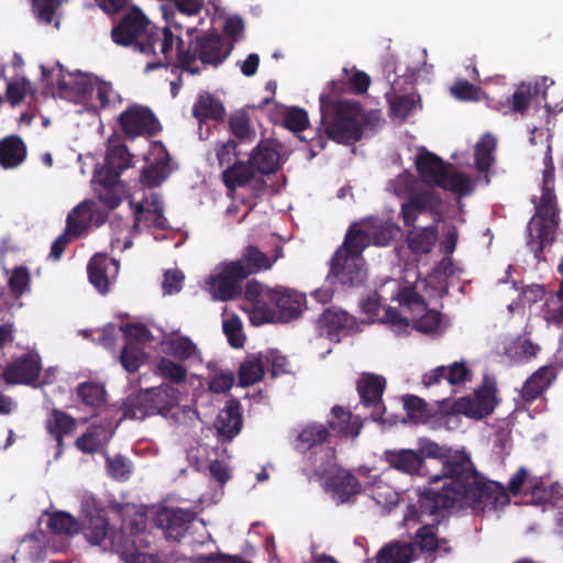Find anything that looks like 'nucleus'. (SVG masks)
I'll return each mask as SVG.
<instances>
[{
  "label": "nucleus",
  "mask_w": 563,
  "mask_h": 563,
  "mask_svg": "<svg viewBox=\"0 0 563 563\" xmlns=\"http://www.w3.org/2000/svg\"><path fill=\"white\" fill-rule=\"evenodd\" d=\"M266 299L268 298L262 297L250 303V320L255 325L273 322L276 318L275 311L269 307Z\"/></svg>",
  "instance_id": "nucleus-51"
},
{
  "label": "nucleus",
  "mask_w": 563,
  "mask_h": 563,
  "mask_svg": "<svg viewBox=\"0 0 563 563\" xmlns=\"http://www.w3.org/2000/svg\"><path fill=\"white\" fill-rule=\"evenodd\" d=\"M106 389L103 385L95 382H85L78 385L77 396L86 405L99 408L106 404Z\"/></svg>",
  "instance_id": "nucleus-45"
},
{
  "label": "nucleus",
  "mask_w": 563,
  "mask_h": 563,
  "mask_svg": "<svg viewBox=\"0 0 563 563\" xmlns=\"http://www.w3.org/2000/svg\"><path fill=\"white\" fill-rule=\"evenodd\" d=\"M26 157V146L18 135H9L0 141V165L4 168H15Z\"/></svg>",
  "instance_id": "nucleus-33"
},
{
  "label": "nucleus",
  "mask_w": 563,
  "mask_h": 563,
  "mask_svg": "<svg viewBox=\"0 0 563 563\" xmlns=\"http://www.w3.org/2000/svg\"><path fill=\"white\" fill-rule=\"evenodd\" d=\"M508 492L512 496L519 494L531 496V500L536 504L555 503L554 486L547 487L541 477L530 476L526 467L521 466L510 477L508 483Z\"/></svg>",
  "instance_id": "nucleus-15"
},
{
  "label": "nucleus",
  "mask_w": 563,
  "mask_h": 563,
  "mask_svg": "<svg viewBox=\"0 0 563 563\" xmlns=\"http://www.w3.org/2000/svg\"><path fill=\"white\" fill-rule=\"evenodd\" d=\"M554 166L550 159L543 169L542 195L538 207L539 219L533 218L529 227L528 247L536 260L542 261L547 246L555 240L556 214L554 209Z\"/></svg>",
  "instance_id": "nucleus-5"
},
{
  "label": "nucleus",
  "mask_w": 563,
  "mask_h": 563,
  "mask_svg": "<svg viewBox=\"0 0 563 563\" xmlns=\"http://www.w3.org/2000/svg\"><path fill=\"white\" fill-rule=\"evenodd\" d=\"M214 155L217 158V162L219 166H230L235 161H240L238 158L239 152H238V143L234 140H228L225 142H218L214 145Z\"/></svg>",
  "instance_id": "nucleus-57"
},
{
  "label": "nucleus",
  "mask_w": 563,
  "mask_h": 563,
  "mask_svg": "<svg viewBox=\"0 0 563 563\" xmlns=\"http://www.w3.org/2000/svg\"><path fill=\"white\" fill-rule=\"evenodd\" d=\"M31 282L30 272L25 266L15 267L9 278V288L16 298L29 290Z\"/></svg>",
  "instance_id": "nucleus-58"
},
{
  "label": "nucleus",
  "mask_w": 563,
  "mask_h": 563,
  "mask_svg": "<svg viewBox=\"0 0 563 563\" xmlns=\"http://www.w3.org/2000/svg\"><path fill=\"white\" fill-rule=\"evenodd\" d=\"M367 279V268L364 258H353L334 252L330 260L327 280L333 286L342 288H358Z\"/></svg>",
  "instance_id": "nucleus-8"
},
{
  "label": "nucleus",
  "mask_w": 563,
  "mask_h": 563,
  "mask_svg": "<svg viewBox=\"0 0 563 563\" xmlns=\"http://www.w3.org/2000/svg\"><path fill=\"white\" fill-rule=\"evenodd\" d=\"M131 159L132 156L123 144L110 147L106 156V163L120 173L130 167Z\"/></svg>",
  "instance_id": "nucleus-55"
},
{
  "label": "nucleus",
  "mask_w": 563,
  "mask_h": 563,
  "mask_svg": "<svg viewBox=\"0 0 563 563\" xmlns=\"http://www.w3.org/2000/svg\"><path fill=\"white\" fill-rule=\"evenodd\" d=\"M415 542L422 552L435 553L442 544H446L445 539L438 538V523L420 527L415 537Z\"/></svg>",
  "instance_id": "nucleus-43"
},
{
  "label": "nucleus",
  "mask_w": 563,
  "mask_h": 563,
  "mask_svg": "<svg viewBox=\"0 0 563 563\" xmlns=\"http://www.w3.org/2000/svg\"><path fill=\"white\" fill-rule=\"evenodd\" d=\"M324 488L331 494L333 499L340 504H344L361 494L362 484L351 472L340 470L325 479Z\"/></svg>",
  "instance_id": "nucleus-23"
},
{
  "label": "nucleus",
  "mask_w": 563,
  "mask_h": 563,
  "mask_svg": "<svg viewBox=\"0 0 563 563\" xmlns=\"http://www.w3.org/2000/svg\"><path fill=\"white\" fill-rule=\"evenodd\" d=\"M482 89L467 80H456L451 87V93L461 101H478Z\"/></svg>",
  "instance_id": "nucleus-61"
},
{
  "label": "nucleus",
  "mask_w": 563,
  "mask_h": 563,
  "mask_svg": "<svg viewBox=\"0 0 563 563\" xmlns=\"http://www.w3.org/2000/svg\"><path fill=\"white\" fill-rule=\"evenodd\" d=\"M40 373V361L31 354H24L8 364L0 376L7 384L29 385L37 380Z\"/></svg>",
  "instance_id": "nucleus-20"
},
{
  "label": "nucleus",
  "mask_w": 563,
  "mask_h": 563,
  "mask_svg": "<svg viewBox=\"0 0 563 563\" xmlns=\"http://www.w3.org/2000/svg\"><path fill=\"white\" fill-rule=\"evenodd\" d=\"M416 168L422 181L441 189L465 195L471 191L470 178L454 172L450 163L432 152L426 151L417 157Z\"/></svg>",
  "instance_id": "nucleus-6"
},
{
  "label": "nucleus",
  "mask_w": 563,
  "mask_h": 563,
  "mask_svg": "<svg viewBox=\"0 0 563 563\" xmlns=\"http://www.w3.org/2000/svg\"><path fill=\"white\" fill-rule=\"evenodd\" d=\"M178 394V389L168 384L142 389L126 399L124 416L144 420L150 416L165 415L177 406Z\"/></svg>",
  "instance_id": "nucleus-7"
},
{
  "label": "nucleus",
  "mask_w": 563,
  "mask_h": 563,
  "mask_svg": "<svg viewBox=\"0 0 563 563\" xmlns=\"http://www.w3.org/2000/svg\"><path fill=\"white\" fill-rule=\"evenodd\" d=\"M119 269L117 260L106 254H95L87 265L88 279L100 294L106 295L110 289V280L118 275Z\"/></svg>",
  "instance_id": "nucleus-18"
},
{
  "label": "nucleus",
  "mask_w": 563,
  "mask_h": 563,
  "mask_svg": "<svg viewBox=\"0 0 563 563\" xmlns=\"http://www.w3.org/2000/svg\"><path fill=\"white\" fill-rule=\"evenodd\" d=\"M418 452L440 477L437 485L426 487L419 494L418 503L423 512L435 515L457 503L484 508L508 499L499 483L484 481L464 450L452 451L434 441H426Z\"/></svg>",
  "instance_id": "nucleus-1"
},
{
  "label": "nucleus",
  "mask_w": 563,
  "mask_h": 563,
  "mask_svg": "<svg viewBox=\"0 0 563 563\" xmlns=\"http://www.w3.org/2000/svg\"><path fill=\"white\" fill-rule=\"evenodd\" d=\"M146 354L143 347L133 341H126L121 354L120 363L129 372L135 373L144 364Z\"/></svg>",
  "instance_id": "nucleus-46"
},
{
  "label": "nucleus",
  "mask_w": 563,
  "mask_h": 563,
  "mask_svg": "<svg viewBox=\"0 0 563 563\" xmlns=\"http://www.w3.org/2000/svg\"><path fill=\"white\" fill-rule=\"evenodd\" d=\"M262 356L263 360H265V368L268 367L272 377H277L290 372L287 357L277 350L262 352Z\"/></svg>",
  "instance_id": "nucleus-54"
},
{
  "label": "nucleus",
  "mask_w": 563,
  "mask_h": 563,
  "mask_svg": "<svg viewBox=\"0 0 563 563\" xmlns=\"http://www.w3.org/2000/svg\"><path fill=\"white\" fill-rule=\"evenodd\" d=\"M555 378L554 369L551 366H542L537 369L523 384L521 398L531 402L539 398Z\"/></svg>",
  "instance_id": "nucleus-29"
},
{
  "label": "nucleus",
  "mask_w": 563,
  "mask_h": 563,
  "mask_svg": "<svg viewBox=\"0 0 563 563\" xmlns=\"http://www.w3.org/2000/svg\"><path fill=\"white\" fill-rule=\"evenodd\" d=\"M229 130L240 141H251L255 136V131L250 124L247 113L239 111L229 117Z\"/></svg>",
  "instance_id": "nucleus-47"
},
{
  "label": "nucleus",
  "mask_w": 563,
  "mask_h": 563,
  "mask_svg": "<svg viewBox=\"0 0 563 563\" xmlns=\"http://www.w3.org/2000/svg\"><path fill=\"white\" fill-rule=\"evenodd\" d=\"M112 41L120 46H133L145 55H162L157 60L148 62L146 71L166 68L173 60L175 35L169 27H158L151 23L137 7H132L123 14L111 31Z\"/></svg>",
  "instance_id": "nucleus-3"
},
{
  "label": "nucleus",
  "mask_w": 563,
  "mask_h": 563,
  "mask_svg": "<svg viewBox=\"0 0 563 563\" xmlns=\"http://www.w3.org/2000/svg\"><path fill=\"white\" fill-rule=\"evenodd\" d=\"M284 123L289 131L301 133L310 125L308 112L298 107H290L285 111Z\"/></svg>",
  "instance_id": "nucleus-52"
},
{
  "label": "nucleus",
  "mask_w": 563,
  "mask_h": 563,
  "mask_svg": "<svg viewBox=\"0 0 563 563\" xmlns=\"http://www.w3.org/2000/svg\"><path fill=\"white\" fill-rule=\"evenodd\" d=\"M255 177V170L250 162L235 161L221 174V179L229 191L246 187Z\"/></svg>",
  "instance_id": "nucleus-31"
},
{
  "label": "nucleus",
  "mask_w": 563,
  "mask_h": 563,
  "mask_svg": "<svg viewBox=\"0 0 563 563\" xmlns=\"http://www.w3.org/2000/svg\"><path fill=\"white\" fill-rule=\"evenodd\" d=\"M364 321H358L354 316L336 307L324 309L317 319V329L321 335L330 341L339 343L342 338L356 334L362 331Z\"/></svg>",
  "instance_id": "nucleus-10"
},
{
  "label": "nucleus",
  "mask_w": 563,
  "mask_h": 563,
  "mask_svg": "<svg viewBox=\"0 0 563 563\" xmlns=\"http://www.w3.org/2000/svg\"><path fill=\"white\" fill-rule=\"evenodd\" d=\"M30 91L31 82L25 77H22L20 80L8 81L5 95L12 106H18Z\"/></svg>",
  "instance_id": "nucleus-62"
},
{
  "label": "nucleus",
  "mask_w": 563,
  "mask_h": 563,
  "mask_svg": "<svg viewBox=\"0 0 563 563\" xmlns=\"http://www.w3.org/2000/svg\"><path fill=\"white\" fill-rule=\"evenodd\" d=\"M328 424L335 434L352 438L357 437L362 428L357 417H353L351 411L341 406H334L331 409V418L328 420Z\"/></svg>",
  "instance_id": "nucleus-32"
},
{
  "label": "nucleus",
  "mask_w": 563,
  "mask_h": 563,
  "mask_svg": "<svg viewBox=\"0 0 563 563\" xmlns=\"http://www.w3.org/2000/svg\"><path fill=\"white\" fill-rule=\"evenodd\" d=\"M404 408L407 412V416L415 422H426L430 417L428 405L424 399L415 396V395H406L402 398Z\"/></svg>",
  "instance_id": "nucleus-50"
},
{
  "label": "nucleus",
  "mask_w": 563,
  "mask_h": 563,
  "mask_svg": "<svg viewBox=\"0 0 563 563\" xmlns=\"http://www.w3.org/2000/svg\"><path fill=\"white\" fill-rule=\"evenodd\" d=\"M268 299L277 309V319L282 322L297 319L301 314L306 301L303 294L283 286L273 288L268 292Z\"/></svg>",
  "instance_id": "nucleus-17"
},
{
  "label": "nucleus",
  "mask_w": 563,
  "mask_h": 563,
  "mask_svg": "<svg viewBox=\"0 0 563 563\" xmlns=\"http://www.w3.org/2000/svg\"><path fill=\"white\" fill-rule=\"evenodd\" d=\"M495 395L490 389L477 390L474 397H462L454 402L453 409L456 413L470 418L482 419L493 412L495 408Z\"/></svg>",
  "instance_id": "nucleus-25"
},
{
  "label": "nucleus",
  "mask_w": 563,
  "mask_h": 563,
  "mask_svg": "<svg viewBox=\"0 0 563 563\" xmlns=\"http://www.w3.org/2000/svg\"><path fill=\"white\" fill-rule=\"evenodd\" d=\"M167 352L175 358L186 361L197 353V345L188 336H178L168 341Z\"/></svg>",
  "instance_id": "nucleus-53"
},
{
  "label": "nucleus",
  "mask_w": 563,
  "mask_h": 563,
  "mask_svg": "<svg viewBox=\"0 0 563 563\" xmlns=\"http://www.w3.org/2000/svg\"><path fill=\"white\" fill-rule=\"evenodd\" d=\"M330 435L329 429L320 423L306 426L297 435L295 449L305 453L317 445L324 443Z\"/></svg>",
  "instance_id": "nucleus-38"
},
{
  "label": "nucleus",
  "mask_w": 563,
  "mask_h": 563,
  "mask_svg": "<svg viewBox=\"0 0 563 563\" xmlns=\"http://www.w3.org/2000/svg\"><path fill=\"white\" fill-rule=\"evenodd\" d=\"M224 115V106L218 98L207 91L198 95L192 107V117L197 119L200 126L207 120L222 122Z\"/></svg>",
  "instance_id": "nucleus-28"
},
{
  "label": "nucleus",
  "mask_w": 563,
  "mask_h": 563,
  "mask_svg": "<svg viewBox=\"0 0 563 563\" xmlns=\"http://www.w3.org/2000/svg\"><path fill=\"white\" fill-rule=\"evenodd\" d=\"M415 555L412 543L394 541L384 545L376 554L377 563H410Z\"/></svg>",
  "instance_id": "nucleus-37"
},
{
  "label": "nucleus",
  "mask_w": 563,
  "mask_h": 563,
  "mask_svg": "<svg viewBox=\"0 0 563 563\" xmlns=\"http://www.w3.org/2000/svg\"><path fill=\"white\" fill-rule=\"evenodd\" d=\"M442 200L433 190L410 191L400 206V218L405 227H413L420 214L430 213L440 220Z\"/></svg>",
  "instance_id": "nucleus-11"
},
{
  "label": "nucleus",
  "mask_w": 563,
  "mask_h": 563,
  "mask_svg": "<svg viewBox=\"0 0 563 563\" xmlns=\"http://www.w3.org/2000/svg\"><path fill=\"white\" fill-rule=\"evenodd\" d=\"M250 164L263 175L274 174L280 166V155L272 145L260 143L251 153Z\"/></svg>",
  "instance_id": "nucleus-30"
},
{
  "label": "nucleus",
  "mask_w": 563,
  "mask_h": 563,
  "mask_svg": "<svg viewBox=\"0 0 563 563\" xmlns=\"http://www.w3.org/2000/svg\"><path fill=\"white\" fill-rule=\"evenodd\" d=\"M175 62L168 65L172 73L180 69L190 75H199L203 68H218L230 56L233 43L217 32H187V38L175 36Z\"/></svg>",
  "instance_id": "nucleus-4"
},
{
  "label": "nucleus",
  "mask_w": 563,
  "mask_h": 563,
  "mask_svg": "<svg viewBox=\"0 0 563 563\" xmlns=\"http://www.w3.org/2000/svg\"><path fill=\"white\" fill-rule=\"evenodd\" d=\"M169 175V156L162 153L153 163L143 167L141 183L150 188L158 187Z\"/></svg>",
  "instance_id": "nucleus-39"
},
{
  "label": "nucleus",
  "mask_w": 563,
  "mask_h": 563,
  "mask_svg": "<svg viewBox=\"0 0 563 563\" xmlns=\"http://www.w3.org/2000/svg\"><path fill=\"white\" fill-rule=\"evenodd\" d=\"M48 529L55 534L75 536L80 531V523L66 511H55L47 523Z\"/></svg>",
  "instance_id": "nucleus-44"
},
{
  "label": "nucleus",
  "mask_w": 563,
  "mask_h": 563,
  "mask_svg": "<svg viewBox=\"0 0 563 563\" xmlns=\"http://www.w3.org/2000/svg\"><path fill=\"white\" fill-rule=\"evenodd\" d=\"M497 147V140L490 133L482 135L475 145V167L478 173H487L495 162L494 152Z\"/></svg>",
  "instance_id": "nucleus-40"
},
{
  "label": "nucleus",
  "mask_w": 563,
  "mask_h": 563,
  "mask_svg": "<svg viewBox=\"0 0 563 563\" xmlns=\"http://www.w3.org/2000/svg\"><path fill=\"white\" fill-rule=\"evenodd\" d=\"M243 417L241 402L236 398L227 401L214 421L217 435L221 442H231L242 430Z\"/></svg>",
  "instance_id": "nucleus-19"
},
{
  "label": "nucleus",
  "mask_w": 563,
  "mask_h": 563,
  "mask_svg": "<svg viewBox=\"0 0 563 563\" xmlns=\"http://www.w3.org/2000/svg\"><path fill=\"white\" fill-rule=\"evenodd\" d=\"M106 466L109 476L115 481H128L132 473L130 461L122 454H117L113 457L106 454Z\"/></svg>",
  "instance_id": "nucleus-48"
},
{
  "label": "nucleus",
  "mask_w": 563,
  "mask_h": 563,
  "mask_svg": "<svg viewBox=\"0 0 563 563\" xmlns=\"http://www.w3.org/2000/svg\"><path fill=\"white\" fill-rule=\"evenodd\" d=\"M532 99L531 87L528 85H520L508 100L510 110L520 114H525L530 107Z\"/></svg>",
  "instance_id": "nucleus-60"
},
{
  "label": "nucleus",
  "mask_w": 563,
  "mask_h": 563,
  "mask_svg": "<svg viewBox=\"0 0 563 563\" xmlns=\"http://www.w3.org/2000/svg\"><path fill=\"white\" fill-rule=\"evenodd\" d=\"M390 112L402 120L407 119L408 115L416 108V99L412 95H398L388 99Z\"/></svg>",
  "instance_id": "nucleus-59"
},
{
  "label": "nucleus",
  "mask_w": 563,
  "mask_h": 563,
  "mask_svg": "<svg viewBox=\"0 0 563 563\" xmlns=\"http://www.w3.org/2000/svg\"><path fill=\"white\" fill-rule=\"evenodd\" d=\"M319 103L321 118L314 135L310 139L298 135L299 140L307 144L310 158L325 148L328 140L344 145L361 141L364 129L374 126L378 121L376 113L364 112L357 101L332 100L329 95L321 93Z\"/></svg>",
  "instance_id": "nucleus-2"
},
{
  "label": "nucleus",
  "mask_w": 563,
  "mask_h": 563,
  "mask_svg": "<svg viewBox=\"0 0 563 563\" xmlns=\"http://www.w3.org/2000/svg\"><path fill=\"white\" fill-rule=\"evenodd\" d=\"M114 434L111 423H91L86 431L76 439L75 448L84 454L101 453L106 450Z\"/></svg>",
  "instance_id": "nucleus-22"
},
{
  "label": "nucleus",
  "mask_w": 563,
  "mask_h": 563,
  "mask_svg": "<svg viewBox=\"0 0 563 563\" xmlns=\"http://www.w3.org/2000/svg\"><path fill=\"white\" fill-rule=\"evenodd\" d=\"M92 221L91 203L87 200L77 205L67 216L65 231L73 238L81 236Z\"/></svg>",
  "instance_id": "nucleus-36"
},
{
  "label": "nucleus",
  "mask_w": 563,
  "mask_h": 563,
  "mask_svg": "<svg viewBox=\"0 0 563 563\" xmlns=\"http://www.w3.org/2000/svg\"><path fill=\"white\" fill-rule=\"evenodd\" d=\"M329 85L332 92L350 91L362 95L367 91L371 85V77L362 70H356L346 81L331 80Z\"/></svg>",
  "instance_id": "nucleus-42"
},
{
  "label": "nucleus",
  "mask_w": 563,
  "mask_h": 563,
  "mask_svg": "<svg viewBox=\"0 0 563 563\" xmlns=\"http://www.w3.org/2000/svg\"><path fill=\"white\" fill-rule=\"evenodd\" d=\"M36 18L49 24L53 21L55 11L60 4L59 0H31Z\"/></svg>",
  "instance_id": "nucleus-63"
},
{
  "label": "nucleus",
  "mask_w": 563,
  "mask_h": 563,
  "mask_svg": "<svg viewBox=\"0 0 563 563\" xmlns=\"http://www.w3.org/2000/svg\"><path fill=\"white\" fill-rule=\"evenodd\" d=\"M95 78L79 74L70 76L69 80L60 79L57 88L60 93L73 95L77 97H86L93 92Z\"/></svg>",
  "instance_id": "nucleus-41"
},
{
  "label": "nucleus",
  "mask_w": 563,
  "mask_h": 563,
  "mask_svg": "<svg viewBox=\"0 0 563 563\" xmlns=\"http://www.w3.org/2000/svg\"><path fill=\"white\" fill-rule=\"evenodd\" d=\"M76 428L77 420L60 409H53L46 418L45 429L56 442L55 460H58L64 453V438L71 434Z\"/></svg>",
  "instance_id": "nucleus-24"
},
{
  "label": "nucleus",
  "mask_w": 563,
  "mask_h": 563,
  "mask_svg": "<svg viewBox=\"0 0 563 563\" xmlns=\"http://www.w3.org/2000/svg\"><path fill=\"white\" fill-rule=\"evenodd\" d=\"M265 375V360L262 352L249 354L240 364L238 371L239 385L247 387L263 379Z\"/></svg>",
  "instance_id": "nucleus-34"
},
{
  "label": "nucleus",
  "mask_w": 563,
  "mask_h": 563,
  "mask_svg": "<svg viewBox=\"0 0 563 563\" xmlns=\"http://www.w3.org/2000/svg\"><path fill=\"white\" fill-rule=\"evenodd\" d=\"M385 461L399 473L411 477L427 478L429 487L437 485L440 478L432 471V465L418 451L412 449L387 450L385 451Z\"/></svg>",
  "instance_id": "nucleus-9"
},
{
  "label": "nucleus",
  "mask_w": 563,
  "mask_h": 563,
  "mask_svg": "<svg viewBox=\"0 0 563 563\" xmlns=\"http://www.w3.org/2000/svg\"><path fill=\"white\" fill-rule=\"evenodd\" d=\"M80 531L92 545L104 544L107 547L106 542L109 540L111 547L123 548L120 541L115 542L114 536L117 532L109 526L108 519L100 512L87 515L80 523Z\"/></svg>",
  "instance_id": "nucleus-21"
},
{
  "label": "nucleus",
  "mask_w": 563,
  "mask_h": 563,
  "mask_svg": "<svg viewBox=\"0 0 563 563\" xmlns=\"http://www.w3.org/2000/svg\"><path fill=\"white\" fill-rule=\"evenodd\" d=\"M174 556L175 555H172L170 558H165L163 560L158 554L135 552L129 556L128 563H186L185 559Z\"/></svg>",
  "instance_id": "nucleus-64"
},
{
  "label": "nucleus",
  "mask_w": 563,
  "mask_h": 563,
  "mask_svg": "<svg viewBox=\"0 0 563 563\" xmlns=\"http://www.w3.org/2000/svg\"><path fill=\"white\" fill-rule=\"evenodd\" d=\"M282 256V247H277L275 250V254L273 256H268L257 246L247 245L242 250L241 258L236 262H240L243 265L244 273H247L249 277L252 274L272 268Z\"/></svg>",
  "instance_id": "nucleus-27"
},
{
  "label": "nucleus",
  "mask_w": 563,
  "mask_h": 563,
  "mask_svg": "<svg viewBox=\"0 0 563 563\" xmlns=\"http://www.w3.org/2000/svg\"><path fill=\"white\" fill-rule=\"evenodd\" d=\"M396 299L401 306H406L418 313H421L426 309L423 297L416 291L413 286H405L400 288L396 295Z\"/></svg>",
  "instance_id": "nucleus-56"
},
{
  "label": "nucleus",
  "mask_w": 563,
  "mask_h": 563,
  "mask_svg": "<svg viewBox=\"0 0 563 563\" xmlns=\"http://www.w3.org/2000/svg\"><path fill=\"white\" fill-rule=\"evenodd\" d=\"M439 219H434V223L428 227H410L406 236L409 251L413 255H427L433 250L438 238Z\"/></svg>",
  "instance_id": "nucleus-26"
},
{
  "label": "nucleus",
  "mask_w": 563,
  "mask_h": 563,
  "mask_svg": "<svg viewBox=\"0 0 563 563\" xmlns=\"http://www.w3.org/2000/svg\"><path fill=\"white\" fill-rule=\"evenodd\" d=\"M119 124L129 137L154 136L161 131V124L153 111L139 104H133L123 111L119 117Z\"/></svg>",
  "instance_id": "nucleus-13"
},
{
  "label": "nucleus",
  "mask_w": 563,
  "mask_h": 563,
  "mask_svg": "<svg viewBox=\"0 0 563 563\" xmlns=\"http://www.w3.org/2000/svg\"><path fill=\"white\" fill-rule=\"evenodd\" d=\"M369 240L371 236L366 231L360 229L356 224H352L346 231L342 245L335 252L353 258H363L362 254L368 246Z\"/></svg>",
  "instance_id": "nucleus-35"
},
{
  "label": "nucleus",
  "mask_w": 563,
  "mask_h": 563,
  "mask_svg": "<svg viewBox=\"0 0 563 563\" xmlns=\"http://www.w3.org/2000/svg\"><path fill=\"white\" fill-rule=\"evenodd\" d=\"M386 388V379L375 374H363L356 384L361 404L371 408L373 420H384L385 407L383 404V394Z\"/></svg>",
  "instance_id": "nucleus-16"
},
{
  "label": "nucleus",
  "mask_w": 563,
  "mask_h": 563,
  "mask_svg": "<svg viewBox=\"0 0 563 563\" xmlns=\"http://www.w3.org/2000/svg\"><path fill=\"white\" fill-rule=\"evenodd\" d=\"M158 373L173 384H181L187 378V369L168 357H162L156 365Z\"/></svg>",
  "instance_id": "nucleus-49"
},
{
  "label": "nucleus",
  "mask_w": 563,
  "mask_h": 563,
  "mask_svg": "<svg viewBox=\"0 0 563 563\" xmlns=\"http://www.w3.org/2000/svg\"><path fill=\"white\" fill-rule=\"evenodd\" d=\"M247 278L243 265L240 262L224 264L222 271L210 276L209 286L216 299L228 301L242 294V282Z\"/></svg>",
  "instance_id": "nucleus-12"
},
{
  "label": "nucleus",
  "mask_w": 563,
  "mask_h": 563,
  "mask_svg": "<svg viewBox=\"0 0 563 563\" xmlns=\"http://www.w3.org/2000/svg\"><path fill=\"white\" fill-rule=\"evenodd\" d=\"M197 514L189 509L162 507L154 517L157 528L166 539L179 542L196 519Z\"/></svg>",
  "instance_id": "nucleus-14"
}]
</instances>
